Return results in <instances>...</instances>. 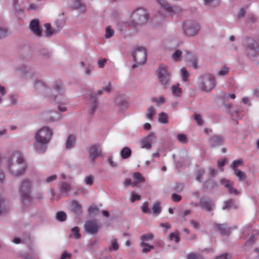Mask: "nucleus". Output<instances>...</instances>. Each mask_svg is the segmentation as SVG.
Here are the masks:
<instances>
[{
    "label": "nucleus",
    "instance_id": "0eeeda50",
    "mask_svg": "<svg viewBox=\"0 0 259 259\" xmlns=\"http://www.w3.org/2000/svg\"><path fill=\"white\" fill-rule=\"evenodd\" d=\"M258 233V231L253 226H251L250 225L245 226L242 229L241 234L245 236L247 239L244 244L245 249H247L248 246L254 243Z\"/></svg>",
    "mask_w": 259,
    "mask_h": 259
},
{
    "label": "nucleus",
    "instance_id": "4d7b16f0",
    "mask_svg": "<svg viewBox=\"0 0 259 259\" xmlns=\"http://www.w3.org/2000/svg\"><path fill=\"white\" fill-rule=\"evenodd\" d=\"M141 198V196L135 192H132L131 193V202L132 203H133L136 200H140Z\"/></svg>",
    "mask_w": 259,
    "mask_h": 259
},
{
    "label": "nucleus",
    "instance_id": "c756f323",
    "mask_svg": "<svg viewBox=\"0 0 259 259\" xmlns=\"http://www.w3.org/2000/svg\"><path fill=\"white\" fill-rule=\"evenodd\" d=\"M204 5L209 8H213L219 6L220 0H203Z\"/></svg>",
    "mask_w": 259,
    "mask_h": 259
},
{
    "label": "nucleus",
    "instance_id": "864d4df0",
    "mask_svg": "<svg viewBox=\"0 0 259 259\" xmlns=\"http://www.w3.org/2000/svg\"><path fill=\"white\" fill-rule=\"evenodd\" d=\"M9 98L12 105H16L17 103L18 96L14 94H10L9 95Z\"/></svg>",
    "mask_w": 259,
    "mask_h": 259
},
{
    "label": "nucleus",
    "instance_id": "aec40b11",
    "mask_svg": "<svg viewBox=\"0 0 259 259\" xmlns=\"http://www.w3.org/2000/svg\"><path fill=\"white\" fill-rule=\"evenodd\" d=\"M220 183L224 185L229 193L236 195L239 194V191L233 187V183L232 182L223 179L220 181Z\"/></svg>",
    "mask_w": 259,
    "mask_h": 259
},
{
    "label": "nucleus",
    "instance_id": "f704fd0d",
    "mask_svg": "<svg viewBox=\"0 0 259 259\" xmlns=\"http://www.w3.org/2000/svg\"><path fill=\"white\" fill-rule=\"evenodd\" d=\"M152 213L153 214L158 215L161 211L160 204L159 202H156L153 204L152 207Z\"/></svg>",
    "mask_w": 259,
    "mask_h": 259
},
{
    "label": "nucleus",
    "instance_id": "09e8293b",
    "mask_svg": "<svg viewBox=\"0 0 259 259\" xmlns=\"http://www.w3.org/2000/svg\"><path fill=\"white\" fill-rule=\"evenodd\" d=\"M233 204V200L230 199L229 200L224 201V205L222 207L223 210L229 209L232 207Z\"/></svg>",
    "mask_w": 259,
    "mask_h": 259
},
{
    "label": "nucleus",
    "instance_id": "79ce46f5",
    "mask_svg": "<svg viewBox=\"0 0 259 259\" xmlns=\"http://www.w3.org/2000/svg\"><path fill=\"white\" fill-rule=\"evenodd\" d=\"M66 214L63 211H59L56 213V219L60 222H64L66 219Z\"/></svg>",
    "mask_w": 259,
    "mask_h": 259
},
{
    "label": "nucleus",
    "instance_id": "bb28decb",
    "mask_svg": "<svg viewBox=\"0 0 259 259\" xmlns=\"http://www.w3.org/2000/svg\"><path fill=\"white\" fill-rule=\"evenodd\" d=\"M170 91L171 94L176 97L181 96L182 91L179 87V84H173L170 87Z\"/></svg>",
    "mask_w": 259,
    "mask_h": 259
},
{
    "label": "nucleus",
    "instance_id": "e2e57ef3",
    "mask_svg": "<svg viewBox=\"0 0 259 259\" xmlns=\"http://www.w3.org/2000/svg\"><path fill=\"white\" fill-rule=\"evenodd\" d=\"M172 200L175 202H179L181 199L182 197L178 194H177L176 193H173L171 195Z\"/></svg>",
    "mask_w": 259,
    "mask_h": 259
},
{
    "label": "nucleus",
    "instance_id": "37998d69",
    "mask_svg": "<svg viewBox=\"0 0 259 259\" xmlns=\"http://www.w3.org/2000/svg\"><path fill=\"white\" fill-rule=\"evenodd\" d=\"M234 173L239 181H242L246 178L245 174L239 169L234 170Z\"/></svg>",
    "mask_w": 259,
    "mask_h": 259
},
{
    "label": "nucleus",
    "instance_id": "473e14b6",
    "mask_svg": "<svg viewBox=\"0 0 259 259\" xmlns=\"http://www.w3.org/2000/svg\"><path fill=\"white\" fill-rule=\"evenodd\" d=\"M140 246L142 248V251L143 253L148 252L154 248V246L150 245L147 243H144V242H141Z\"/></svg>",
    "mask_w": 259,
    "mask_h": 259
},
{
    "label": "nucleus",
    "instance_id": "a211bd4d",
    "mask_svg": "<svg viewBox=\"0 0 259 259\" xmlns=\"http://www.w3.org/2000/svg\"><path fill=\"white\" fill-rule=\"evenodd\" d=\"M199 205L201 208L208 212L211 211L214 207V204L211 199L202 198L200 199Z\"/></svg>",
    "mask_w": 259,
    "mask_h": 259
},
{
    "label": "nucleus",
    "instance_id": "72a5a7b5",
    "mask_svg": "<svg viewBox=\"0 0 259 259\" xmlns=\"http://www.w3.org/2000/svg\"><path fill=\"white\" fill-rule=\"evenodd\" d=\"M62 118V116L57 112H52L51 113L50 117L48 119V120L50 122H55L60 120Z\"/></svg>",
    "mask_w": 259,
    "mask_h": 259
},
{
    "label": "nucleus",
    "instance_id": "e433bc0d",
    "mask_svg": "<svg viewBox=\"0 0 259 259\" xmlns=\"http://www.w3.org/2000/svg\"><path fill=\"white\" fill-rule=\"evenodd\" d=\"M70 184L66 183H62L60 187V192L61 194H67L70 190Z\"/></svg>",
    "mask_w": 259,
    "mask_h": 259
},
{
    "label": "nucleus",
    "instance_id": "3c124183",
    "mask_svg": "<svg viewBox=\"0 0 259 259\" xmlns=\"http://www.w3.org/2000/svg\"><path fill=\"white\" fill-rule=\"evenodd\" d=\"M181 74L182 76L183 80L186 81L189 76V73L187 72L185 68H182L181 69Z\"/></svg>",
    "mask_w": 259,
    "mask_h": 259
},
{
    "label": "nucleus",
    "instance_id": "a18cd8bd",
    "mask_svg": "<svg viewBox=\"0 0 259 259\" xmlns=\"http://www.w3.org/2000/svg\"><path fill=\"white\" fill-rule=\"evenodd\" d=\"M133 177L136 180L137 183H142L145 181L144 178L142 176L141 173L139 172H136L134 174Z\"/></svg>",
    "mask_w": 259,
    "mask_h": 259
},
{
    "label": "nucleus",
    "instance_id": "7c9ffc66",
    "mask_svg": "<svg viewBox=\"0 0 259 259\" xmlns=\"http://www.w3.org/2000/svg\"><path fill=\"white\" fill-rule=\"evenodd\" d=\"M132 151L131 149L127 147L123 148L120 151V156L122 158L125 159L129 158L131 156Z\"/></svg>",
    "mask_w": 259,
    "mask_h": 259
},
{
    "label": "nucleus",
    "instance_id": "de8ad7c7",
    "mask_svg": "<svg viewBox=\"0 0 259 259\" xmlns=\"http://www.w3.org/2000/svg\"><path fill=\"white\" fill-rule=\"evenodd\" d=\"M84 182L87 185L91 186L93 184L94 182V177L92 175H89L84 178Z\"/></svg>",
    "mask_w": 259,
    "mask_h": 259
},
{
    "label": "nucleus",
    "instance_id": "58836bf2",
    "mask_svg": "<svg viewBox=\"0 0 259 259\" xmlns=\"http://www.w3.org/2000/svg\"><path fill=\"white\" fill-rule=\"evenodd\" d=\"M114 34V30L110 26H107L105 29V37L109 39L112 37Z\"/></svg>",
    "mask_w": 259,
    "mask_h": 259
},
{
    "label": "nucleus",
    "instance_id": "8fccbe9b",
    "mask_svg": "<svg viewBox=\"0 0 259 259\" xmlns=\"http://www.w3.org/2000/svg\"><path fill=\"white\" fill-rule=\"evenodd\" d=\"M243 163V161L241 159H238L236 160H234L232 164L231 167L233 170H235L236 169H238L237 168L242 165Z\"/></svg>",
    "mask_w": 259,
    "mask_h": 259
},
{
    "label": "nucleus",
    "instance_id": "39448f33",
    "mask_svg": "<svg viewBox=\"0 0 259 259\" xmlns=\"http://www.w3.org/2000/svg\"><path fill=\"white\" fill-rule=\"evenodd\" d=\"M198 85L202 91L210 92L215 86V78L213 74L206 73L199 77Z\"/></svg>",
    "mask_w": 259,
    "mask_h": 259
},
{
    "label": "nucleus",
    "instance_id": "dca6fc26",
    "mask_svg": "<svg viewBox=\"0 0 259 259\" xmlns=\"http://www.w3.org/2000/svg\"><path fill=\"white\" fill-rule=\"evenodd\" d=\"M84 229L86 232L95 235L98 231L99 224L96 220L88 221L84 224Z\"/></svg>",
    "mask_w": 259,
    "mask_h": 259
},
{
    "label": "nucleus",
    "instance_id": "a19ab883",
    "mask_svg": "<svg viewBox=\"0 0 259 259\" xmlns=\"http://www.w3.org/2000/svg\"><path fill=\"white\" fill-rule=\"evenodd\" d=\"M98 106V103L97 100L96 99H94V98H93V99H92V105L91 106V107H90V109L89 110V113L91 115L93 114L94 113L95 111H96V110L97 109Z\"/></svg>",
    "mask_w": 259,
    "mask_h": 259
},
{
    "label": "nucleus",
    "instance_id": "c03bdc74",
    "mask_svg": "<svg viewBox=\"0 0 259 259\" xmlns=\"http://www.w3.org/2000/svg\"><path fill=\"white\" fill-rule=\"evenodd\" d=\"M167 115L164 112H161L159 114L158 121L161 123H166L167 122Z\"/></svg>",
    "mask_w": 259,
    "mask_h": 259
},
{
    "label": "nucleus",
    "instance_id": "423d86ee",
    "mask_svg": "<svg viewBox=\"0 0 259 259\" xmlns=\"http://www.w3.org/2000/svg\"><path fill=\"white\" fill-rule=\"evenodd\" d=\"M149 14L143 8L136 9L131 14V19L135 25H145L149 19Z\"/></svg>",
    "mask_w": 259,
    "mask_h": 259
},
{
    "label": "nucleus",
    "instance_id": "f3484780",
    "mask_svg": "<svg viewBox=\"0 0 259 259\" xmlns=\"http://www.w3.org/2000/svg\"><path fill=\"white\" fill-rule=\"evenodd\" d=\"M215 228L223 235H229L232 230H235V226H228L226 224H215Z\"/></svg>",
    "mask_w": 259,
    "mask_h": 259
},
{
    "label": "nucleus",
    "instance_id": "f03ea898",
    "mask_svg": "<svg viewBox=\"0 0 259 259\" xmlns=\"http://www.w3.org/2000/svg\"><path fill=\"white\" fill-rule=\"evenodd\" d=\"M53 133L51 128L44 126L35 134L34 148L38 153H44L47 149V146L51 140Z\"/></svg>",
    "mask_w": 259,
    "mask_h": 259
},
{
    "label": "nucleus",
    "instance_id": "13d9d810",
    "mask_svg": "<svg viewBox=\"0 0 259 259\" xmlns=\"http://www.w3.org/2000/svg\"><path fill=\"white\" fill-rule=\"evenodd\" d=\"M204 173V170L202 169H199L196 176V180L198 182H201L202 177Z\"/></svg>",
    "mask_w": 259,
    "mask_h": 259
},
{
    "label": "nucleus",
    "instance_id": "2eb2a0df",
    "mask_svg": "<svg viewBox=\"0 0 259 259\" xmlns=\"http://www.w3.org/2000/svg\"><path fill=\"white\" fill-rule=\"evenodd\" d=\"M102 155V149L98 144L93 145L89 149V159L91 162H94L96 158Z\"/></svg>",
    "mask_w": 259,
    "mask_h": 259
},
{
    "label": "nucleus",
    "instance_id": "6ab92c4d",
    "mask_svg": "<svg viewBox=\"0 0 259 259\" xmlns=\"http://www.w3.org/2000/svg\"><path fill=\"white\" fill-rule=\"evenodd\" d=\"M31 31L36 36H40L41 31L39 26V21L37 19L32 20L29 25Z\"/></svg>",
    "mask_w": 259,
    "mask_h": 259
},
{
    "label": "nucleus",
    "instance_id": "ea45409f",
    "mask_svg": "<svg viewBox=\"0 0 259 259\" xmlns=\"http://www.w3.org/2000/svg\"><path fill=\"white\" fill-rule=\"evenodd\" d=\"M70 237H73L75 239H79L80 238V234L78 227H74L71 229Z\"/></svg>",
    "mask_w": 259,
    "mask_h": 259
},
{
    "label": "nucleus",
    "instance_id": "4be33fe9",
    "mask_svg": "<svg viewBox=\"0 0 259 259\" xmlns=\"http://www.w3.org/2000/svg\"><path fill=\"white\" fill-rule=\"evenodd\" d=\"M76 137L75 135L70 134L68 135L66 141V148L67 149H72L75 145Z\"/></svg>",
    "mask_w": 259,
    "mask_h": 259
},
{
    "label": "nucleus",
    "instance_id": "6e6552de",
    "mask_svg": "<svg viewBox=\"0 0 259 259\" xmlns=\"http://www.w3.org/2000/svg\"><path fill=\"white\" fill-rule=\"evenodd\" d=\"M244 46H245V53L249 58L257 56L259 52V47L254 39L246 38L244 42Z\"/></svg>",
    "mask_w": 259,
    "mask_h": 259
},
{
    "label": "nucleus",
    "instance_id": "ddd939ff",
    "mask_svg": "<svg viewBox=\"0 0 259 259\" xmlns=\"http://www.w3.org/2000/svg\"><path fill=\"white\" fill-rule=\"evenodd\" d=\"M17 69L20 72L22 77L35 79L36 74L30 67L22 64L18 66Z\"/></svg>",
    "mask_w": 259,
    "mask_h": 259
},
{
    "label": "nucleus",
    "instance_id": "c9c22d12",
    "mask_svg": "<svg viewBox=\"0 0 259 259\" xmlns=\"http://www.w3.org/2000/svg\"><path fill=\"white\" fill-rule=\"evenodd\" d=\"M168 238L170 241L175 240V242L178 243L180 242V238L178 231L171 233L168 236Z\"/></svg>",
    "mask_w": 259,
    "mask_h": 259
},
{
    "label": "nucleus",
    "instance_id": "2f4dec72",
    "mask_svg": "<svg viewBox=\"0 0 259 259\" xmlns=\"http://www.w3.org/2000/svg\"><path fill=\"white\" fill-rule=\"evenodd\" d=\"M171 59L175 62H179L182 60V52L181 50L177 49L171 54Z\"/></svg>",
    "mask_w": 259,
    "mask_h": 259
},
{
    "label": "nucleus",
    "instance_id": "f257e3e1",
    "mask_svg": "<svg viewBox=\"0 0 259 259\" xmlns=\"http://www.w3.org/2000/svg\"><path fill=\"white\" fill-rule=\"evenodd\" d=\"M7 167L10 174L19 177L25 174L27 163L21 152L14 151L8 159Z\"/></svg>",
    "mask_w": 259,
    "mask_h": 259
},
{
    "label": "nucleus",
    "instance_id": "c85d7f7f",
    "mask_svg": "<svg viewBox=\"0 0 259 259\" xmlns=\"http://www.w3.org/2000/svg\"><path fill=\"white\" fill-rule=\"evenodd\" d=\"M9 209L7 202L4 199L0 198V215L7 212Z\"/></svg>",
    "mask_w": 259,
    "mask_h": 259
},
{
    "label": "nucleus",
    "instance_id": "1a4fd4ad",
    "mask_svg": "<svg viewBox=\"0 0 259 259\" xmlns=\"http://www.w3.org/2000/svg\"><path fill=\"white\" fill-rule=\"evenodd\" d=\"M157 75L161 84L164 88H167L169 84L171 74L167 71L166 66L164 65H161L157 71Z\"/></svg>",
    "mask_w": 259,
    "mask_h": 259
},
{
    "label": "nucleus",
    "instance_id": "69168bd1",
    "mask_svg": "<svg viewBox=\"0 0 259 259\" xmlns=\"http://www.w3.org/2000/svg\"><path fill=\"white\" fill-rule=\"evenodd\" d=\"M246 11L244 8H241L238 11L237 17L238 18H242L245 14Z\"/></svg>",
    "mask_w": 259,
    "mask_h": 259
},
{
    "label": "nucleus",
    "instance_id": "49530a36",
    "mask_svg": "<svg viewBox=\"0 0 259 259\" xmlns=\"http://www.w3.org/2000/svg\"><path fill=\"white\" fill-rule=\"evenodd\" d=\"M155 114V109L153 107H150L148 109V112L147 113V117L150 120L152 119L153 116Z\"/></svg>",
    "mask_w": 259,
    "mask_h": 259
},
{
    "label": "nucleus",
    "instance_id": "a878e982",
    "mask_svg": "<svg viewBox=\"0 0 259 259\" xmlns=\"http://www.w3.org/2000/svg\"><path fill=\"white\" fill-rule=\"evenodd\" d=\"M70 5L74 9H80L81 11L85 10V6L81 0H71Z\"/></svg>",
    "mask_w": 259,
    "mask_h": 259
},
{
    "label": "nucleus",
    "instance_id": "5701e85b",
    "mask_svg": "<svg viewBox=\"0 0 259 259\" xmlns=\"http://www.w3.org/2000/svg\"><path fill=\"white\" fill-rule=\"evenodd\" d=\"M70 206L71 209L76 213L80 214L82 212V207L80 203L76 200L71 201Z\"/></svg>",
    "mask_w": 259,
    "mask_h": 259
},
{
    "label": "nucleus",
    "instance_id": "cd10ccee",
    "mask_svg": "<svg viewBox=\"0 0 259 259\" xmlns=\"http://www.w3.org/2000/svg\"><path fill=\"white\" fill-rule=\"evenodd\" d=\"M187 53L188 55L187 59L191 63L192 67L194 69L197 68V59L190 52L187 51Z\"/></svg>",
    "mask_w": 259,
    "mask_h": 259
},
{
    "label": "nucleus",
    "instance_id": "9d476101",
    "mask_svg": "<svg viewBox=\"0 0 259 259\" xmlns=\"http://www.w3.org/2000/svg\"><path fill=\"white\" fill-rule=\"evenodd\" d=\"M200 25L196 22H186L183 24V30L188 36H193L198 34L200 30Z\"/></svg>",
    "mask_w": 259,
    "mask_h": 259
},
{
    "label": "nucleus",
    "instance_id": "f8f14e48",
    "mask_svg": "<svg viewBox=\"0 0 259 259\" xmlns=\"http://www.w3.org/2000/svg\"><path fill=\"white\" fill-rule=\"evenodd\" d=\"M160 8V13H165L164 15H172L179 11V9L176 7H172L166 0H156Z\"/></svg>",
    "mask_w": 259,
    "mask_h": 259
},
{
    "label": "nucleus",
    "instance_id": "bf43d9fd",
    "mask_svg": "<svg viewBox=\"0 0 259 259\" xmlns=\"http://www.w3.org/2000/svg\"><path fill=\"white\" fill-rule=\"evenodd\" d=\"M45 27L46 29V35L50 36L53 34V31L51 30V24L49 23L45 24Z\"/></svg>",
    "mask_w": 259,
    "mask_h": 259
},
{
    "label": "nucleus",
    "instance_id": "5fc2aeb1",
    "mask_svg": "<svg viewBox=\"0 0 259 259\" xmlns=\"http://www.w3.org/2000/svg\"><path fill=\"white\" fill-rule=\"evenodd\" d=\"M177 138V139L182 144L186 143L187 142V136L184 134H178Z\"/></svg>",
    "mask_w": 259,
    "mask_h": 259
},
{
    "label": "nucleus",
    "instance_id": "338daca9",
    "mask_svg": "<svg viewBox=\"0 0 259 259\" xmlns=\"http://www.w3.org/2000/svg\"><path fill=\"white\" fill-rule=\"evenodd\" d=\"M242 102L244 104L247 105L248 106H250L251 105V103L250 101V99L248 97H244L242 98Z\"/></svg>",
    "mask_w": 259,
    "mask_h": 259
},
{
    "label": "nucleus",
    "instance_id": "774afa93",
    "mask_svg": "<svg viewBox=\"0 0 259 259\" xmlns=\"http://www.w3.org/2000/svg\"><path fill=\"white\" fill-rule=\"evenodd\" d=\"M71 257V254L67 253V252H64L60 259H70Z\"/></svg>",
    "mask_w": 259,
    "mask_h": 259
},
{
    "label": "nucleus",
    "instance_id": "4468645a",
    "mask_svg": "<svg viewBox=\"0 0 259 259\" xmlns=\"http://www.w3.org/2000/svg\"><path fill=\"white\" fill-rule=\"evenodd\" d=\"M156 137L155 134L151 132L141 141V148L149 150L152 147V143L155 141Z\"/></svg>",
    "mask_w": 259,
    "mask_h": 259
},
{
    "label": "nucleus",
    "instance_id": "052dcab7",
    "mask_svg": "<svg viewBox=\"0 0 259 259\" xmlns=\"http://www.w3.org/2000/svg\"><path fill=\"white\" fill-rule=\"evenodd\" d=\"M194 118L198 125H201L203 124V120L201 115L199 114H195Z\"/></svg>",
    "mask_w": 259,
    "mask_h": 259
},
{
    "label": "nucleus",
    "instance_id": "9b49d317",
    "mask_svg": "<svg viewBox=\"0 0 259 259\" xmlns=\"http://www.w3.org/2000/svg\"><path fill=\"white\" fill-rule=\"evenodd\" d=\"M133 56L137 64L133 65V68L136 67L139 65H142L146 62V52L143 47H139L136 48L134 53L133 54Z\"/></svg>",
    "mask_w": 259,
    "mask_h": 259
},
{
    "label": "nucleus",
    "instance_id": "603ef678",
    "mask_svg": "<svg viewBox=\"0 0 259 259\" xmlns=\"http://www.w3.org/2000/svg\"><path fill=\"white\" fill-rule=\"evenodd\" d=\"M142 211L145 213H151V211L148 206V202H144L141 207Z\"/></svg>",
    "mask_w": 259,
    "mask_h": 259
},
{
    "label": "nucleus",
    "instance_id": "6e6d98bb",
    "mask_svg": "<svg viewBox=\"0 0 259 259\" xmlns=\"http://www.w3.org/2000/svg\"><path fill=\"white\" fill-rule=\"evenodd\" d=\"M229 68L227 66H224L221 70L218 71V75L220 76H225L227 75L229 72Z\"/></svg>",
    "mask_w": 259,
    "mask_h": 259
},
{
    "label": "nucleus",
    "instance_id": "7ed1b4c3",
    "mask_svg": "<svg viewBox=\"0 0 259 259\" xmlns=\"http://www.w3.org/2000/svg\"><path fill=\"white\" fill-rule=\"evenodd\" d=\"M32 188V182L29 178L23 179L19 183L18 192L20 195L22 203L25 206L31 204V194Z\"/></svg>",
    "mask_w": 259,
    "mask_h": 259
},
{
    "label": "nucleus",
    "instance_id": "412c9836",
    "mask_svg": "<svg viewBox=\"0 0 259 259\" xmlns=\"http://www.w3.org/2000/svg\"><path fill=\"white\" fill-rule=\"evenodd\" d=\"M223 142V138L219 135H214L209 139L210 145L212 147L221 145Z\"/></svg>",
    "mask_w": 259,
    "mask_h": 259
},
{
    "label": "nucleus",
    "instance_id": "0e129e2a",
    "mask_svg": "<svg viewBox=\"0 0 259 259\" xmlns=\"http://www.w3.org/2000/svg\"><path fill=\"white\" fill-rule=\"evenodd\" d=\"M57 178V175H53L50 176L48 177L46 180L45 181L47 183H49L54 180H55Z\"/></svg>",
    "mask_w": 259,
    "mask_h": 259
},
{
    "label": "nucleus",
    "instance_id": "b1692460",
    "mask_svg": "<svg viewBox=\"0 0 259 259\" xmlns=\"http://www.w3.org/2000/svg\"><path fill=\"white\" fill-rule=\"evenodd\" d=\"M119 249L118 239L116 238L112 237L111 239L108 250L110 252L116 251Z\"/></svg>",
    "mask_w": 259,
    "mask_h": 259
},
{
    "label": "nucleus",
    "instance_id": "4c0bfd02",
    "mask_svg": "<svg viewBox=\"0 0 259 259\" xmlns=\"http://www.w3.org/2000/svg\"><path fill=\"white\" fill-rule=\"evenodd\" d=\"M154 238V235L152 233H149L142 235L140 236L141 242L147 243V242L152 240Z\"/></svg>",
    "mask_w": 259,
    "mask_h": 259
},
{
    "label": "nucleus",
    "instance_id": "680f3d73",
    "mask_svg": "<svg viewBox=\"0 0 259 259\" xmlns=\"http://www.w3.org/2000/svg\"><path fill=\"white\" fill-rule=\"evenodd\" d=\"M153 101L159 104H163L165 102V99L163 96H160L159 98H155L153 99Z\"/></svg>",
    "mask_w": 259,
    "mask_h": 259
},
{
    "label": "nucleus",
    "instance_id": "20e7f679",
    "mask_svg": "<svg viewBox=\"0 0 259 259\" xmlns=\"http://www.w3.org/2000/svg\"><path fill=\"white\" fill-rule=\"evenodd\" d=\"M54 92L55 101L58 104V109L62 112L66 111L67 108L64 106L67 105L69 102L64 94L65 90L61 82H56Z\"/></svg>",
    "mask_w": 259,
    "mask_h": 259
},
{
    "label": "nucleus",
    "instance_id": "393cba45",
    "mask_svg": "<svg viewBox=\"0 0 259 259\" xmlns=\"http://www.w3.org/2000/svg\"><path fill=\"white\" fill-rule=\"evenodd\" d=\"M115 103L116 105L119 106L122 109H125L128 107L127 101L122 99L121 97H117L115 99Z\"/></svg>",
    "mask_w": 259,
    "mask_h": 259
}]
</instances>
